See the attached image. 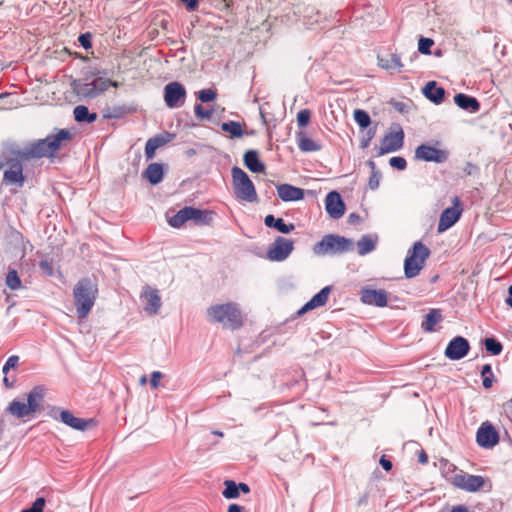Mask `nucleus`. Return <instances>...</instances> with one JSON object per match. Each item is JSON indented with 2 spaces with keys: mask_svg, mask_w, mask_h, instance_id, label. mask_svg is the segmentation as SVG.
<instances>
[{
  "mask_svg": "<svg viewBox=\"0 0 512 512\" xmlns=\"http://www.w3.org/2000/svg\"><path fill=\"white\" fill-rule=\"evenodd\" d=\"M244 165L253 173L265 171V164L260 160L257 150H247L243 156Z\"/></svg>",
  "mask_w": 512,
  "mask_h": 512,
  "instance_id": "nucleus-23",
  "label": "nucleus"
},
{
  "mask_svg": "<svg viewBox=\"0 0 512 512\" xmlns=\"http://www.w3.org/2000/svg\"><path fill=\"white\" fill-rule=\"evenodd\" d=\"M404 132L400 126L396 130H390L381 140V146L377 148V156L400 150L404 145Z\"/></svg>",
  "mask_w": 512,
  "mask_h": 512,
  "instance_id": "nucleus-9",
  "label": "nucleus"
},
{
  "mask_svg": "<svg viewBox=\"0 0 512 512\" xmlns=\"http://www.w3.org/2000/svg\"><path fill=\"white\" fill-rule=\"evenodd\" d=\"M477 444L485 449H491L499 442V433L490 422H483L476 432Z\"/></svg>",
  "mask_w": 512,
  "mask_h": 512,
  "instance_id": "nucleus-15",
  "label": "nucleus"
},
{
  "mask_svg": "<svg viewBox=\"0 0 512 512\" xmlns=\"http://www.w3.org/2000/svg\"><path fill=\"white\" fill-rule=\"evenodd\" d=\"M376 135V127H369L360 140V148L366 149L370 146L372 139Z\"/></svg>",
  "mask_w": 512,
  "mask_h": 512,
  "instance_id": "nucleus-45",
  "label": "nucleus"
},
{
  "mask_svg": "<svg viewBox=\"0 0 512 512\" xmlns=\"http://www.w3.org/2000/svg\"><path fill=\"white\" fill-rule=\"evenodd\" d=\"M237 489H238L239 494H240V492H242L244 494H247L250 492L249 485L246 483H243V482L237 483Z\"/></svg>",
  "mask_w": 512,
  "mask_h": 512,
  "instance_id": "nucleus-59",
  "label": "nucleus"
},
{
  "mask_svg": "<svg viewBox=\"0 0 512 512\" xmlns=\"http://www.w3.org/2000/svg\"><path fill=\"white\" fill-rule=\"evenodd\" d=\"M424 96L432 103L439 105L445 97L444 88L437 85L436 81H429L422 89Z\"/></svg>",
  "mask_w": 512,
  "mask_h": 512,
  "instance_id": "nucleus-21",
  "label": "nucleus"
},
{
  "mask_svg": "<svg viewBox=\"0 0 512 512\" xmlns=\"http://www.w3.org/2000/svg\"><path fill=\"white\" fill-rule=\"evenodd\" d=\"M196 97L202 103L212 102L217 98V92L214 89H202L196 93Z\"/></svg>",
  "mask_w": 512,
  "mask_h": 512,
  "instance_id": "nucleus-44",
  "label": "nucleus"
},
{
  "mask_svg": "<svg viewBox=\"0 0 512 512\" xmlns=\"http://www.w3.org/2000/svg\"><path fill=\"white\" fill-rule=\"evenodd\" d=\"M123 115V111H119L117 108H114L111 114L107 115L108 118H119Z\"/></svg>",
  "mask_w": 512,
  "mask_h": 512,
  "instance_id": "nucleus-62",
  "label": "nucleus"
},
{
  "mask_svg": "<svg viewBox=\"0 0 512 512\" xmlns=\"http://www.w3.org/2000/svg\"><path fill=\"white\" fill-rule=\"evenodd\" d=\"M224 490L222 491V495L226 499H235L239 497L237 483L233 480H226L224 482Z\"/></svg>",
  "mask_w": 512,
  "mask_h": 512,
  "instance_id": "nucleus-41",
  "label": "nucleus"
},
{
  "mask_svg": "<svg viewBox=\"0 0 512 512\" xmlns=\"http://www.w3.org/2000/svg\"><path fill=\"white\" fill-rule=\"evenodd\" d=\"M377 236L363 235L357 242L358 254L364 256L376 248Z\"/></svg>",
  "mask_w": 512,
  "mask_h": 512,
  "instance_id": "nucleus-32",
  "label": "nucleus"
},
{
  "mask_svg": "<svg viewBox=\"0 0 512 512\" xmlns=\"http://www.w3.org/2000/svg\"><path fill=\"white\" fill-rule=\"evenodd\" d=\"M353 116H354L355 122L359 125L360 128H362V129L369 128V126L371 124V118L365 110L356 109L354 111Z\"/></svg>",
  "mask_w": 512,
  "mask_h": 512,
  "instance_id": "nucleus-37",
  "label": "nucleus"
},
{
  "mask_svg": "<svg viewBox=\"0 0 512 512\" xmlns=\"http://www.w3.org/2000/svg\"><path fill=\"white\" fill-rule=\"evenodd\" d=\"M297 143L302 152H316L322 148L320 143L306 137L303 132L297 133Z\"/></svg>",
  "mask_w": 512,
  "mask_h": 512,
  "instance_id": "nucleus-30",
  "label": "nucleus"
},
{
  "mask_svg": "<svg viewBox=\"0 0 512 512\" xmlns=\"http://www.w3.org/2000/svg\"><path fill=\"white\" fill-rule=\"evenodd\" d=\"M4 179L9 183H17L19 186H22L24 177L21 164L15 163L9 170H6L4 172Z\"/></svg>",
  "mask_w": 512,
  "mask_h": 512,
  "instance_id": "nucleus-33",
  "label": "nucleus"
},
{
  "mask_svg": "<svg viewBox=\"0 0 512 512\" xmlns=\"http://www.w3.org/2000/svg\"><path fill=\"white\" fill-rule=\"evenodd\" d=\"M381 179V173L379 171H372L371 176L369 178V187L372 190H375L379 187Z\"/></svg>",
  "mask_w": 512,
  "mask_h": 512,
  "instance_id": "nucleus-53",
  "label": "nucleus"
},
{
  "mask_svg": "<svg viewBox=\"0 0 512 512\" xmlns=\"http://www.w3.org/2000/svg\"><path fill=\"white\" fill-rule=\"evenodd\" d=\"M311 113L307 109H303L297 114V123L299 127H305L310 121Z\"/></svg>",
  "mask_w": 512,
  "mask_h": 512,
  "instance_id": "nucleus-50",
  "label": "nucleus"
},
{
  "mask_svg": "<svg viewBox=\"0 0 512 512\" xmlns=\"http://www.w3.org/2000/svg\"><path fill=\"white\" fill-rule=\"evenodd\" d=\"M162 378V373L159 371H154L151 374L150 384L153 388H157L159 385V380Z\"/></svg>",
  "mask_w": 512,
  "mask_h": 512,
  "instance_id": "nucleus-55",
  "label": "nucleus"
},
{
  "mask_svg": "<svg viewBox=\"0 0 512 512\" xmlns=\"http://www.w3.org/2000/svg\"><path fill=\"white\" fill-rule=\"evenodd\" d=\"M97 295V284L90 278H82L76 283L73 288V298L78 318L84 319L89 315Z\"/></svg>",
  "mask_w": 512,
  "mask_h": 512,
  "instance_id": "nucleus-4",
  "label": "nucleus"
},
{
  "mask_svg": "<svg viewBox=\"0 0 512 512\" xmlns=\"http://www.w3.org/2000/svg\"><path fill=\"white\" fill-rule=\"evenodd\" d=\"M74 118L77 122L93 123L97 119V114L90 112L84 105H78L73 110Z\"/></svg>",
  "mask_w": 512,
  "mask_h": 512,
  "instance_id": "nucleus-34",
  "label": "nucleus"
},
{
  "mask_svg": "<svg viewBox=\"0 0 512 512\" xmlns=\"http://www.w3.org/2000/svg\"><path fill=\"white\" fill-rule=\"evenodd\" d=\"M243 507L238 504H230L228 507V512H243Z\"/></svg>",
  "mask_w": 512,
  "mask_h": 512,
  "instance_id": "nucleus-61",
  "label": "nucleus"
},
{
  "mask_svg": "<svg viewBox=\"0 0 512 512\" xmlns=\"http://www.w3.org/2000/svg\"><path fill=\"white\" fill-rule=\"evenodd\" d=\"M45 397V388L41 385L35 386L28 394H27V407L31 410L32 413H35L41 403L43 402Z\"/></svg>",
  "mask_w": 512,
  "mask_h": 512,
  "instance_id": "nucleus-25",
  "label": "nucleus"
},
{
  "mask_svg": "<svg viewBox=\"0 0 512 512\" xmlns=\"http://www.w3.org/2000/svg\"><path fill=\"white\" fill-rule=\"evenodd\" d=\"M377 60L378 66L389 71L391 74L400 72L403 67L401 57L397 53H392L388 57L378 55Z\"/></svg>",
  "mask_w": 512,
  "mask_h": 512,
  "instance_id": "nucleus-22",
  "label": "nucleus"
},
{
  "mask_svg": "<svg viewBox=\"0 0 512 512\" xmlns=\"http://www.w3.org/2000/svg\"><path fill=\"white\" fill-rule=\"evenodd\" d=\"M278 197L284 202L299 201L304 198V190L291 184L276 186Z\"/></svg>",
  "mask_w": 512,
  "mask_h": 512,
  "instance_id": "nucleus-20",
  "label": "nucleus"
},
{
  "mask_svg": "<svg viewBox=\"0 0 512 512\" xmlns=\"http://www.w3.org/2000/svg\"><path fill=\"white\" fill-rule=\"evenodd\" d=\"M431 254L430 249L421 241H417L408 250L404 261V274L408 279L416 277L423 269L425 261Z\"/></svg>",
  "mask_w": 512,
  "mask_h": 512,
  "instance_id": "nucleus-6",
  "label": "nucleus"
},
{
  "mask_svg": "<svg viewBox=\"0 0 512 512\" xmlns=\"http://www.w3.org/2000/svg\"><path fill=\"white\" fill-rule=\"evenodd\" d=\"M389 164L391 167L397 170H405L407 167V161L404 157L394 156L390 158Z\"/></svg>",
  "mask_w": 512,
  "mask_h": 512,
  "instance_id": "nucleus-49",
  "label": "nucleus"
},
{
  "mask_svg": "<svg viewBox=\"0 0 512 512\" xmlns=\"http://www.w3.org/2000/svg\"><path fill=\"white\" fill-rule=\"evenodd\" d=\"M331 287L326 286L322 288L317 294H315L310 300L316 305V307L323 306L327 303Z\"/></svg>",
  "mask_w": 512,
  "mask_h": 512,
  "instance_id": "nucleus-42",
  "label": "nucleus"
},
{
  "mask_svg": "<svg viewBox=\"0 0 512 512\" xmlns=\"http://www.w3.org/2000/svg\"><path fill=\"white\" fill-rule=\"evenodd\" d=\"M415 158L425 162L444 163L449 158V151L438 149L428 144H421L415 150Z\"/></svg>",
  "mask_w": 512,
  "mask_h": 512,
  "instance_id": "nucleus-13",
  "label": "nucleus"
},
{
  "mask_svg": "<svg viewBox=\"0 0 512 512\" xmlns=\"http://www.w3.org/2000/svg\"><path fill=\"white\" fill-rule=\"evenodd\" d=\"M294 249V242L282 236H277L270 245L267 256L271 261H284Z\"/></svg>",
  "mask_w": 512,
  "mask_h": 512,
  "instance_id": "nucleus-12",
  "label": "nucleus"
},
{
  "mask_svg": "<svg viewBox=\"0 0 512 512\" xmlns=\"http://www.w3.org/2000/svg\"><path fill=\"white\" fill-rule=\"evenodd\" d=\"M7 411L18 419L25 418L33 414L25 402L18 400L10 402Z\"/></svg>",
  "mask_w": 512,
  "mask_h": 512,
  "instance_id": "nucleus-31",
  "label": "nucleus"
},
{
  "mask_svg": "<svg viewBox=\"0 0 512 512\" xmlns=\"http://www.w3.org/2000/svg\"><path fill=\"white\" fill-rule=\"evenodd\" d=\"M72 134L67 129H60L57 134L48 135L44 139L32 142L19 151V156L23 159H39L43 157H52L62 147L63 141H69Z\"/></svg>",
  "mask_w": 512,
  "mask_h": 512,
  "instance_id": "nucleus-2",
  "label": "nucleus"
},
{
  "mask_svg": "<svg viewBox=\"0 0 512 512\" xmlns=\"http://www.w3.org/2000/svg\"><path fill=\"white\" fill-rule=\"evenodd\" d=\"M91 39L92 34L90 32H86L79 35L78 42L85 50H88L92 47Z\"/></svg>",
  "mask_w": 512,
  "mask_h": 512,
  "instance_id": "nucleus-51",
  "label": "nucleus"
},
{
  "mask_svg": "<svg viewBox=\"0 0 512 512\" xmlns=\"http://www.w3.org/2000/svg\"><path fill=\"white\" fill-rule=\"evenodd\" d=\"M231 174L236 197L250 203L257 201L255 186L247 173L235 166L232 168Z\"/></svg>",
  "mask_w": 512,
  "mask_h": 512,
  "instance_id": "nucleus-7",
  "label": "nucleus"
},
{
  "mask_svg": "<svg viewBox=\"0 0 512 512\" xmlns=\"http://www.w3.org/2000/svg\"><path fill=\"white\" fill-rule=\"evenodd\" d=\"M484 346L487 352L492 355H499L503 350V345L494 337H488L484 340Z\"/></svg>",
  "mask_w": 512,
  "mask_h": 512,
  "instance_id": "nucleus-38",
  "label": "nucleus"
},
{
  "mask_svg": "<svg viewBox=\"0 0 512 512\" xmlns=\"http://www.w3.org/2000/svg\"><path fill=\"white\" fill-rule=\"evenodd\" d=\"M194 112L196 117L201 120L210 119L213 114V110L205 109L201 104H196L194 106Z\"/></svg>",
  "mask_w": 512,
  "mask_h": 512,
  "instance_id": "nucleus-48",
  "label": "nucleus"
},
{
  "mask_svg": "<svg viewBox=\"0 0 512 512\" xmlns=\"http://www.w3.org/2000/svg\"><path fill=\"white\" fill-rule=\"evenodd\" d=\"M317 308L316 305L311 301L309 300L307 303H305L298 311H297V315L298 316H301L303 314H305L306 312L310 311V310H313Z\"/></svg>",
  "mask_w": 512,
  "mask_h": 512,
  "instance_id": "nucleus-54",
  "label": "nucleus"
},
{
  "mask_svg": "<svg viewBox=\"0 0 512 512\" xmlns=\"http://www.w3.org/2000/svg\"><path fill=\"white\" fill-rule=\"evenodd\" d=\"M185 87L177 81L170 82L164 87V101L170 109L179 108L185 103Z\"/></svg>",
  "mask_w": 512,
  "mask_h": 512,
  "instance_id": "nucleus-10",
  "label": "nucleus"
},
{
  "mask_svg": "<svg viewBox=\"0 0 512 512\" xmlns=\"http://www.w3.org/2000/svg\"><path fill=\"white\" fill-rule=\"evenodd\" d=\"M145 301L144 310L150 314H157L161 308V298L159 291L155 288L145 286L141 294Z\"/></svg>",
  "mask_w": 512,
  "mask_h": 512,
  "instance_id": "nucleus-19",
  "label": "nucleus"
},
{
  "mask_svg": "<svg viewBox=\"0 0 512 512\" xmlns=\"http://www.w3.org/2000/svg\"><path fill=\"white\" fill-rule=\"evenodd\" d=\"M50 416L77 431H85L94 425V420L92 418L84 419L76 417L71 411L61 410L57 407H53L51 409Z\"/></svg>",
  "mask_w": 512,
  "mask_h": 512,
  "instance_id": "nucleus-8",
  "label": "nucleus"
},
{
  "mask_svg": "<svg viewBox=\"0 0 512 512\" xmlns=\"http://www.w3.org/2000/svg\"><path fill=\"white\" fill-rule=\"evenodd\" d=\"M469 350V341L462 336H456L449 341L444 354L450 360H460L469 353Z\"/></svg>",
  "mask_w": 512,
  "mask_h": 512,
  "instance_id": "nucleus-16",
  "label": "nucleus"
},
{
  "mask_svg": "<svg viewBox=\"0 0 512 512\" xmlns=\"http://www.w3.org/2000/svg\"><path fill=\"white\" fill-rule=\"evenodd\" d=\"M451 512H468L467 508L463 505H458L452 508Z\"/></svg>",
  "mask_w": 512,
  "mask_h": 512,
  "instance_id": "nucleus-63",
  "label": "nucleus"
},
{
  "mask_svg": "<svg viewBox=\"0 0 512 512\" xmlns=\"http://www.w3.org/2000/svg\"><path fill=\"white\" fill-rule=\"evenodd\" d=\"M107 75L108 72L106 70L93 69L86 74L84 80L77 79L73 81V90L82 98L94 99L106 92L110 87L117 88L119 86L117 81L107 78Z\"/></svg>",
  "mask_w": 512,
  "mask_h": 512,
  "instance_id": "nucleus-1",
  "label": "nucleus"
},
{
  "mask_svg": "<svg viewBox=\"0 0 512 512\" xmlns=\"http://www.w3.org/2000/svg\"><path fill=\"white\" fill-rule=\"evenodd\" d=\"M454 102L459 108L470 113H476L480 110L479 101L475 97L464 93L456 94L454 96Z\"/></svg>",
  "mask_w": 512,
  "mask_h": 512,
  "instance_id": "nucleus-24",
  "label": "nucleus"
},
{
  "mask_svg": "<svg viewBox=\"0 0 512 512\" xmlns=\"http://www.w3.org/2000/svg\"><path fill=\"white\" fill-rule=\"evenodd\" d=\"M170 135H157L149 138L145 145V156L146 159H152L158 148L164 146L169 141Z\"/></svg>",
  "mask_w": 512,
  "mask_h": 512,
  "instance_id": "nucleus-26",
  "label": "nucleus"
},
{
  "mask_svg": "<svg viewBox=\"0 0 512 512\" xmlns=\"http://www.w3.org/2000/svg\"><path fill=\"white\" fill-rule=\"evenodd\" d=\"M40 268L48 275L52 274V268L46 260L40 261Z\"/></svg>",
  "mask_w": 512,
  "mask_h": 512,
  "instance_id": "nucleus-57",
  "label": "nucleus"
},
{
  "mask_svg": "<svg viewBox=\"0 0 512 512\" xmlns=\"http://www.w3.org/2000/svg\"><path fill=\"white\" fill-rule=\"evenodd\" d=\"M442 320V314L439 309H431L422 323V329L426 332H433L435 326Z\"/></svg>",
  "mask_w": 512,
  "mask_h": 512,
  "instance_id": "nucleus-35",
  "label": "nucleus"
},
{
  "mask_svg": "<svg viewBox=\"0 0 512 512\" xmlns=\"http://www.w3.org/2000/svg\"><path fill=\"white\" fill-rule=\"evenodd\" d=\"M187 220H193L196 224H208L212 219V212L194 207H186Z\"/></svg>",
  "mask_w": 512,
  "mask_h": 512,
  "instance_id": "nucleus-28",
  "label": "nucleus"
},
{
  "mask_svg": "<svg viewBox=\"0 0 512 512\" xmlns=\"http://www.w3.org/2000/svg\"><path fill=\"white\" fill-rule=\"evenodd\" d=\"M5 283L11 290H18L21 287L22 281L15 269H10L8 271Z\"/></svg>",
  "mask_w": 512,
  "mask_h": 512,
  "instance_id": "nucleus-39",
  "label": "nucleus"
},
{
  "mask_svg": "<svg viewBox=\"0 0 512 512\" xmlns=\"http://www.w3.org/2000/svg\"><path fill=\"white\" fill-rule=\"evenodd\" d=\"M187 221V209L184 207L180 209L174 216H172L168 223L174 228H180Z\"/></svg>",
  "mask_w": 512,
  "mask_h": 512,
  "instance_id": "nucleus-40",
  "label": "nucleus"
},
{
  "mask_svg": "<svg viewBox=\"0 0 512 512\" xmlns=\"http://www.w3.org/2000/svg\"><path fill=\"white\" fill-rule=\"evenodd\" d=\"M509 297L506 300V303L512 308V285L508 288Z\"/></svg>",
  "mask_w": 512,
  "mask_h": 512,
  "instance_id": "nucleus-64",
  "label": "nucleus"
},
{
  "mask_svg": "<svg viewBox=\"0 0 512 512\" xmlns=\"http://www.w3.org/2000/svg\"><path fill=\"white\" fill-rule=\"evenodd\" d=\"M207 318L223 328L236 330L243 325V315L239 305L234 302L212 305L207 309Z\"/></svg>",
  "mask_w": 512,
  "mask_h": 512,
  "instance_id": "nucleus-3",
  "label": "nucleus"
},
{
  "mask_svg": "<svg viewBox=\"0 0 512 512\" xmlns=\"http://www.w3.org/2000/svg\"><path fill=\"white\" fill-rule=\"evenodd\" d=\"M453 206L444 209L440 215L437 231L442 233L452 227L461 217L462 208L459 197L452 199Z\"/></svg>",
  "mask_w": 512,
  "mask_h": 512,
  "instance_id": "nucleus-11",
  "label": "nucleus"
},
{
  "mask_svg": "<svg viewBox=\"0 0 512 512\" xmlns=\"http://www.w3.org/2000/svg\"><path fill=\"white\" fill-rule=\"evenodd\" d=\"M264 223L268 228H274L283 234H289L295 229L294 224H286L282 218H276L272 214L265 217Z\"/></svg>",
  "mask_w": 512,
  "mask_h": 512,
  "instance_id": "nucleus-27",
  "label": "nucleus"
},
{
  "mask_svg": "<svg viewBox=\"0 0 512 512\" xmlns=\"http://www.w3.org/2000/svg\"><path fill=\"white\" fill-rule=\"evenodd\" d=\"M18 362H19V357L18 356H16V355L10 356L6 360V362H5V364H4L3 368H2L3 373L7 374L10 369H13V368H15L18 365Z\"/></svg>",
  "mask_w": 512,
  "mask_h": 512,
  "instance_id": "nucleus-52",
  "label": "nucleus"
},
{
  "mask_svg": "<svg viewBox=\"0 0 512 512\" xmlns=\"http://www.w3.org/2000/svg\"><path fill=\"white\" fill-rule=\"evenodd\" d=\"M434 41L430 38L421 37L418 42V51L422 54L429 55Z\"/></svg>",
  "mask_w": 512,
  "mask_h": 512,
  "instance_id": "nucleus-46",
  "label": "nucleus"
},
{
  "mask_svg": "<svg viewBox=\"0 0 512 512\" xmlns=\"http://www.w3.org/2000/svg\"><path fill=\"white\" fill-rule=\"evenodd\" d=\"M325 209L332 219H339L345 213V203L337 191H331L325 198Z\"/></svg>",
  "mask_w": 512,
  "mask_h": 512,
  "instance_id": "nucleus-18",
  "label": "nucleus"
},
{
  "mask_svg": "<svg viewBox=\"0 0 512 512\" xmlns=\"http://www.w3.org/2000/svg\"><path fill=\"white\" fill-rule=\"evenodd\" d=\"M353 249L352 239L337 234H327L313 246V253L317 256L342 255Z\"/></svg>",
  "mask_w": 512,
  "mask_h": 512,
  "instance_id": "nucleus-5",
  "label": "nucleus"
},
{
  "mask_svg": "<svg viewBox=\"0 0 512 512\" xmlns=\"http://www.w3.org/2000/svg\"><path fill=\"white\" fill-rule=\"evenodd\" d=\"M481 376L483 378V380H482L483 387L486 389L491 388L493 385L494 375H493L492 367L490 364H485L482 366Z\"/></svg>",
  "mask_w": 512,
  "mask_h": 512,
  "instance_id": "nucleus-43",
  "label": "nucleus"
},
{
  "mask_svg": "<svg viewBox=\"0 0 512 512\" xmlns=\"http://www.w3.org/2000/svg\"><path fill=\"white\" fill-rule=\"evenodd\" d=\"M221 129L224 132H227L234 138H240L243 135V129L239 122L237 121H228L224 122L221 125Z\"/></svg>",
  "mask_w": 512,
  "mask_h": 512,
  "instance_id": "nucleus-36",
  "label": "nucleus"
},
{
  "mask_svg": "<svg viewBox=\"0 0 512 512\" xmlns=\"http://www.w3.org/2000/svg\"><path fill=\"white\" fill-rule=\"evenodd\" d=\"M360 221V216L357 213H351L348 216V222L350 224H357Z\"/></svg>",
  "mask_w": 512,
  "mask_h": 512,
  "instance_id": "nucleus-60",
  "label": "nucleus"
},
{
  "mask_svg": "<svg viewBox=\"0 0 512 512\" xmlns=\"http://www.w3.org/2000/svg\"><path fill=\"white\" fill-rule=\"evenodd\" d=\"M452 483L464 491L476 492L484 486L485 478L481 475L460 472L452 477Z\"/></svg>",
  "mask_w": 512,
  "mask_h": 512,
  "instance_id": "nucleus-14",
  "label": "nucleus"
},
{
  "mask_svg": "<svg viewBox=\"0 0 512 512\" xmlns=\"http://www.w3.org/2000/svg\"><path fill=\"white\" fill-rule=\"evenodd\" d=\"M360 300L366 305L385 307L388 304V293L383 289L363 288L360 292Z\"/></svg>",
  "mask_w": 512,
  "mask_h": 512,
  "instance_id": "nucleus-17",
  "label": "nucleus"
},
{
  "mask_svg": "<svg viewBox=\"0 0 512 512\" xmlns=\"http://www.w3.org/2000/svg\"><path fill=\"white\" fill-rule=\"evenodd\" d=\"M46 500L44 497H38L31 507L23 509L21 512H43Z\"/></svg>",
  "mask_w": 512,
  "mask_h": 512,
  "instance_id": "nucleus-47",
  "label": "nucleus"
},
{
  "mask_svg": "<svg viewBox=\"0 0 512 512\" xmlns=\"http://www.w3.org/2000/svg\"><path fill=\"white\" fill-rule=\"evenodd\" d=\"M380 465L386 471H390L392 469V462L389 459H387L385 456H382L380 458Z\"/></svg>",
  "mask_w": 512,
  "mask_h": 512,
  "instance_id": "nucleus-56",
  "label": "nucleus"
},
{
  "mask_svg": "<svg viewBox=\"0 0 512 512\" xmlns=\"http://www.w3.org/2000/svg\"><path fill=\"white\" fill-rule=\"evenodd\" d=\"M144 176L150 184L157 185L163 179V167L159 163H151L144 171Z\"/></svg>",
  "mask_w": 512,
  "mask_h": 512,
  "instance_id": "nucleus-29",
  "label": "nucleus"
},
{
  "mask_svg": "<svg viewBox=\"0 0 512 512\" xmlns=\"http://www.w3.org/2000/svg\"><path fill=\"white\" fill-rule=\"evenodd\" d=\"M186 4V7L189 11L194 10L198 6L199 0H181Z\"/></svg>",
  "mask_w": 512,
  "mask_h": 512,
  "instance_id": "nucleus-58",
  "label": "nucleus"
}]
</instances>
